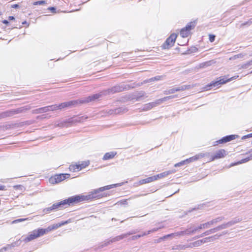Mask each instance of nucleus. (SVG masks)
Masks as SVG:
<instances>
[{
	"label": "nucleus",
	"instance_id": "1",
	"mask_svg": "<svg viewBox=\"0 0 252 252\" xmlns=\"http://www.w3.org/2000/svg\"><path fill=\"white\" fill-rule=\"evenodd\" d=\"M116 186V185L114 184L106 186L103 187L99 188L98 189H94L86 195H76L70 197L66 199H64L60 202L53 204L52 205V208H53L54 210H57L58 209L65 208L68 206H70L74 203H77L83 201L99 198L102 196V194L100 193L101 192L110 189Z\"/></svg>",
	"mask_w": 252,
	"mask_h": 252
},
{
	"label": "nucleus",
	"instance_id": "2",
	"mask_svg": "<svg viewBox=\"0 0 252 252\" xmlns=\"http://www.w3.org/2000/svg\"><path fill=\"white\" fill-rule=\"evenodd\" d=\"M177 95H170L168 96H165L162 98L157 99L154 102H150L147 104H146L143 105L142 108L143 111H148L151 110L153 107H155L160 104H161L163 102L168 100L170 99H172L175 97H177Z\"/></svg>",
	"mask_w": 252,
	"mask_h": 252
},
{
	"label": "nucleus",
	"instance_id": "3",
	"mask_svg": "<svg viewBox=\"0 0 252 252\" xmlns=\"http://www.w3.org/2000/svg\"><path fill=\"white\" fill-rule=\"evenodd\" d=\"M239 76H234L231 78H228L226 76L220 77L217 79V80L215 81H212L209 84L207 85L205 88L206 90H208V88L219 87L220 85L225 84L231 80L236 79Z\"/></svg>",
	"mask_w": 252,
	"mask_h": 252
},
{
	"label": "nucleus",
	"instance_id": "4",
	"mask_svg": "<svg viewBox=\"0 0 252 252\" xmlns=\"http://www.w3.org/2000/svg\"><path fill=\"white\" fill-rule=\"evenodd\" d=\"M45 234V230L43 228H39L32 231L25 239V241L26 242H30L35 239Z\"/></svg>",
	"mask_w": 252,
	"mask_h": 252
},
{
	"label": "nucleus",
	"instance_id": "5",
	"mask_svg": "<svg viewBox=\"0 0 252 252\" xmlns=\"http://www.w3.org/2000/svg\"><path fill=\"white\" fill-rule=\"evenodd\" d=\"M23 108H19L15 109H11L0 113V119L12 116L15 114L22 113L24 111Z\"/></svg>",
	"mask_w": 252,
	"mask_h": 252
},
{
	"label": "nucleus",
	"instance_id": "6",
	"mask_svg": "<svg viewBox=\"0 0 252 252\" xmlns=\"http://www.w3.org/2000/svg\"><path fill=\"white\" fill-rule=\"evenodd\" d=\"M177 36L176 34H171L170 36L166 39L165 42L161 46L162 48L164 49H169L173 46L177 38Z\"/></svg>",
	"mask_w": 252,
	"mask_h": 252
},
{
	"label": "nucleus",
	"instance_id": "7",
	"mask_svg": "<svg viewBox=\"0 0 252 252\" xmlns=\"http://www.w3.org/2000/svg\"><path fill=\"white\" fill-rule=\"evenodd\" d=\"M70 175L69 174H60L56 175L54 177H51L49 179V182L51 184L59 183L66 178H69Z\"/></svg>",
	"mask_w": 252,
	"mask_h": 252
},
{
	"label": "nucleus",
	"instance_id": "8",
	"mask_svg": "<svg viewBox=\"0 0 252 252\" xmlns=\"http://www.w3.org/2000/svg\"><path fill=\"white\" fill-rule=\"evenodd\" d=\"M195 22H191L188 24V25L180 31V35L183 37H187L190 31L194 28L195 26Z\"/></svg>",
	"mask_w": 252,
	"mask_h": 252
},
{
	"label": "nucleus",
	"instance_id": "9",
	"mask_svg": "<svg viewBox=\"0 0 252 252\" xmlns=\"http://www.w3.org/2000/svg\"><path fill=\"white\" fill-rule=\"evenodd\" d=\"M126 236L125 234H122L119 236H117L115 237V238H113L110 240H106L104 242H103L99 247L100 248H102L104 247H106L109 245H110L113 242L119 241L121 240H122L123 239L126 238Z\"/></svg>",
	"mask_w": 252,
	"mask_h": 252
},
{
	"label": "nucleus",
	"instance_id": "10",
	"mask_svg": "<svg viewBox=\"0 0 252 252\" xmlns=\"http://www.w3.org/2000/svg\"><path fill=\"white\" fill-rule=\"evenodd\" d=\"M238 137V135L232 134L229 135L222 137L221 139L217 140L214 142V145H217L219 144H223L226 142H229L232 140L236 139Z\"/></svg>",
	"mask_w": 252,
	"mask_h": 252
},
{
	"label": "nucleus",
	"instance_id": "11",
	"mask_svg": "<svg viewBox=\"0 0 252 252\" xmlns=\"http://www.w3.org/2000/svg\"><path fill=\"white\" fill-rule=\"evenodd\" d=\"M79 103V100H71L67 102L62 103L59 105L60 110H62L66 108H71L72 106H75Z\"/></svg>",
	"mask_w": 252,
	"mask_h": 252
},
{
	"label": "nucleus",
	"instance_id": "12",
	"mask_svg": "<svg viewBox=\"0 0 252 252\" xmlns=\"http://www.w3.org/2000/svg\"><path fill=\"white\" fill-rule=\"evenodd\" d=\"M126 88L123 85H119L115 86L113 87H112L110 89H108L107 90L105 91V93L106 94H114L116 93L121 92L123 91Z\"/></svg>",
	"mask_w": 252,
	"mask_h": 252
},
{
	"label": "nucleus",
	"instance_id": "13",
	"mask_svg": "<svg viewBox=\"0 0 252 252\" xmlns=\"http://www.w3.org/2000/svg\"><path fill=\"white\" fill-rule=\"evenodd\" d=\"M227 155V152L224 149H220L217 151L214 155L211 156V160L213 161L217 159L224 158Z\"/></svg>",
	"mask_w": 252,
	"mask_h": 252
},
{
	"label": "nucleus",
	"instance_id": "14",
	"mask_svg": "<svg viewBox=\"0 0 252 252\" xmlns=\"http://www.w3.org/2000/svg\"><path fill=\"white\" fill-rule=\"evenodd\" d=\"M101 94H96L92 95L89 96L86 98L79 99V103H88L92 101H94L95 99L99 98L101 96Z\"/></svg>",
	"mask_w": 252,
	"mask_h": 252
},
{
	"label": "nucleus",
	"instance_id": "15",
	"mask_svg": "<svg viewBox=\"0 0 252 252\" xmlns=\"http://www.w3.org/2000/svg\"><path fill=\"white\" fill-rule=\"evenodd\" d=\"M219 230H220V229H219V226H217V227H216L215 228L209 229V230L204 232V233H202L200 235L197 236L196 237H195L193 239L198 238H200V237H204L205 236H207V235H208L209 234L214 233H215V232H216L217 231H218Z\"/></svg>",
	"mask_w": 252,
	"mask_h": 252
},
{
	"label": "nucleus",
	"instance_id": "16",
	"mask_svg": "<svg viewBox=\"0 0 252 252\" xmlns=\"http://www.w3.org/2000/svg\"><path fill=\"white\" fill-rule=\"evenodd\" d=\"M156 180V178L154 176L148 177L146 179L141 180L139 181V184L141 185L149 183Z\"/></svg>",
	"mask_w": 252,
	"mask_h": 252
},
{
	"label": "nucleus",
	"instance_id": "17",
	"mask_svg": "<svg viewBox=\"0 0 252 252\" xmlns=\"http://www.w3.org/2000/svg\"><path fill=\"white\" fill-rule=\"evenodd\" d=\"M219 237V236H218L217 235H215L213 236L205 238L203 239L200 240V241L202 242V244L204 243H207L208 242L212 241L214 240L218 239Z\"/></svg>",
	"mask_w": 252,
	"mask_h": 252
},
{
	"label": "nucleus",
	"instance_id": "18",
	"mask_svg": "<svg viewBox=\"0 0 252 252\" xmlns=\"http://www.w3.org/2000/svg\"><path fill=\"white\" fill-rule=\"evenodd\" d=\"M50 111L48 106L36 109L33 111L35 114L42 113Z\"/></svg>",
	"mask_w": 252,
	"mask_h": 252
},
{
	"label": "nucleus",
	"instance_id": "19",
	"mask_svg": "<svg viewBox=\"0 0 252 252\" xmlns=\"http://www.w3.org/2000/svg\"><path fill=\"white\" fill-rule=\"evenodd\" d=\"M234 224H234V222L232 220H231V221H229V222H227L226 223H223V224H222L221 225H219L218 226L219 227L220 230L221 229L227 228H228V227H229L230 226H232V225H233Z\"/></svg>",
	"mask_w": 252,
	"mask_h": 252
},
{
	"label": "nucleus",
	"instance_id": "20",
	"mask_svg": "<svg viewBox=\"0 0 252 252\" xmlns=\"http://www.w3.org/2000/svg\"><path fill=\"white\" fill-rule=\"evenodd\" d=\"M193 86H191L190 85H184L180 87H178L176 88V92L181 91H185L186 90H189L191 88H193Z\"/></svg>",
	"mask_w": 252,
	"mask_h": 252
},
{
	"label": "nucleus",
	"instance_id": "21",
	"mask_svg": "<svg viewBox=\"0 0 252 252\" xmlns=\"http://www.w3.org/2000/svg\"><path fill=\"white\" fill-rule=\"evenodd\" d=\"M60 227H61V225L59 224L58 223L57 224H54L52 225H50V226H48L47 228L43 229V230H45V234L53 229H57L58 228H59Z\"/></svg>",
	"mask_w": 252,
	"mask_h": 252
},
{
	"label": "nucleus",
	"instance_id": "22",
	"mask_svg": "<svg viewBox=\"0 0 252 252\" xmlns=\"http://www.w3.org/2000/svg\"><path fill=\"white\" fill-rule=\"evenodd\" d=\"M116 155V152H114L107 153L103 156V160H108L109 159H111V158H113Z\"/></svg>",
	"mask_w": 252,
	"mask_h": 252
},
{
	"label": "nucleus",
	"instance_id": "23",
	"mask_svg": "<svg viewBox=\"0 0 252 252\" xmlns=\"http://www.w3.org/2000/svg\"><path fill=\"white\" fill-rule=\"evenodd\" d=\"M163 78V76H157L154 77L150 78L149 79L144 80V83H147L151 82L152 81L160 80H162Z\"/></svg>",
	"mask_w": 252,
	"mask_h": 252
},
{
	"label": "nucleus",
	"instance_id": "24",
	"mask_svg": "<svg viewBox=\"0 0 252 252\" xmlns=\"http://www.w3.org/2000/svg\"><path fill=\"white\" fill-rule=\"evenodd\" d=\"M145 95V93L144 92L140 91V92L136 93L134 94L133 98L136 99L137 100H139L142 97L144 96Z\"/></svg>",
	"mask_w": 252,
	"mask_h": 252
},
{
	"label": "nucleus",
	"instance_id": "25",
	"mask_svg": "<svg viewBox=\"0 0 252 252\" xmlns=\"http://www.w3.org/2000/svg\"><path fill=\"white\" fill-rule=\"evenodd\" d=\"M170 173H171V172L169 171H166V172H164L163 173L158 174V175H155V177L156 178V180H157L158 179H160V178H162L167 176Z\"/></svg>",
	"mask_w": 252,
	"mask_h": 252
},
{
	"label": "nucleus",
	"instance_id": "26",
	"mask_svg": "<svg viewBox=\"0 0 252 252\" xmlns=\"http://www.w3.org/2000/svg\"><path fill=\"white\" fill-rule=\"evenodd\" d=\"M185 235H192L193 232H192V226H190V224L188 226V228L185 230Z\"/></svg>",
	"mask_w": 252,
	"mask_h": 252
},
{
	"label": "nucleus",
	"instance_id": "27",
	"mask_svg": "<svg viewBox=\"0 0 252 252\" xmlns=\"http://www.w3.org/2000/svg\"><path fill=\"white\" fill-rule=\"evenodd\" d=\"M48 107H49L50 111H56L57 110H60L59 105H57V104L49 105V106H48Z\"/></svg>",
	"mask_w": 252,
	"mask_h": 252
},
{
	"label": "nucleus",
	"instance_id": "28",
	"mask_svg": "<svg viewBox=\"0 0 252 252\" xmlns=\"http://www.w3.org/2000/svg\"><path fill=\"white\" fill-rule=\"evenodd\" d=\"M224 219V218L223 217H220L211 220V221L212 222V224H214L215 223H217L221 221Z\"/></svg>",
	"mask_w": 252,
	"mask_h": 252
},
{
	"label": "nucleus",
	"instance_id": "29",
	"mask_svg": "<svg viewBox=\"0 0 252 252\" xmlns=\"http://www.w3.org/2000/svg\"><path fill=\"white\" fill-rule=\"evenodd\" d=\"M175 237L174 235V233H171V234H168V235H166L162 237H160L159 239V241H161V240H164L166 239H167V238H173Z\"/></svg>",
	"mask_w": 252,
	"mask_h": 252
},
{
	"label": "nucleus",
	"instance_id": "30",
	"mask_svg": "<svg viewBox=\"0 0 252 252\" xmlns=\"http://www.w3.org/2000/svg\"><path fill=\"white\" fill-rule=\"evenodd\" d=\"M176 88H172L169 90L165 91H164V94H174L175 92H176Z\"/></svg>",
	"mask_w": 252,
	"mask_h": 252
},
{
	"label": "nucleus",
	"instance_id": "31",
	"mask_svg": "<svg viewBox=\"0 0 252 252\" xmlns=\"http://www.w3.org/2000/svg\"><path fill=\"white\" fill-rule=\"evenodd\" d=\"M198 158H199L198 156H195L194 157L186 159V160H188V161H187V163L188 164L190 162L195 161V160H197L198 159Z\"/></svg>",
	"mask_w": 252,
	"mask_h": 252
},
{
	"label": "nucleus",
	"instance_id": "32",
	"mask_svg": "<svg viewBox=\"0 0 252 252\" xmlns=\"http://www.w3.org/2000/svg\"><path fill=\"white\" fill-rule=\"evenodd\" d=\"M88 165H89V163L86 162L85 163H82L81 164L77 165H76V166H77L76 168L77 169H78V170H81L82 168H84L86 167Z\"/></svg>",
	"mask_w": 252,
	"mask_h": 252
},
{
	"label": "nucleus",
	"instance_id": "33",
	"mask_svg": "<svg viewBox=\"0 0 252 252\" xmlns=\"http://www.w3.org/2000/svg\"><path fill=\"white\" fill-rule=\"evenodd\" d=\"M147 235V233L146 232H144L142 233V234H139V235H135V236H133L132 237H131V239L132 240H136L142 236H145Z\"/></svg>",
	"mask_w": 252,
	"mask_h": 252
},
{
	"label": "nucleus",
	"instance_id": "34",
	"mask_svg": "<svg viewBox=\"0 0 252 252\" xmlns=\"http://www.w3.org/2000/svg\"><path fill=\"white\" fill-rule=\"evenodd\" d=\"M252 159V157H251V156H250V157L246 158H245L241 159L238 162V164H242V163L247 162Z\"/></svg>",
	"mask_w": 252,
	"mask_h": 252
},
{
	"label": "nucleus",
	"instance_id": "35",
	"mask_svg": "<svg viewBox=\"0 0 252 252\" xmlns=\"http://www.w3.org/2000/svg\"><path fill=\"white\" fill-rule=\"evenodd\" d=\"M187 161H188V160H183L180 162H178V163L175 164L174 166L175 167H179V166H181L182 165L186 164H187Z\"/></svg>",
	"mask_w": 252,
	"mask_h": 252
},
{
	"label": "nucleus",
	"instance_id": "36",
	"mask_svg": "<svg viewBox=\"0 0 252 252\" xmlns=\"http://www.w3.org/2000/svg\"><path fill=\"white\" fill-rule=\"evenodd\" d=\"M52 211H54V209H53V208H52V205L51 207L45 208L43 210V212L45 214H48Z\"/></svg>",
	"mask_w": 252,
	"mask_h": 252
},
{
	"label": "nucleus",
	"instance_id": "37",
	"mask_svg": "<svg viewBox=\"0 0 252 252\" xmlns=\"http://www.w3.org/2000/svg\"><path fill=\"white\" fill-rule=\"evenodd\" d=\"M190 226H192V232H193V234L196 232H199L200 231L197 226H196L193 224H190Z\"/></svg>",
	"mask_w": 252,
	"mask_h": 252
},
{
	"label": "nucleus",
	"instance_id": "38",
	"mask_svg": "<svg viewBox=\"0 0 252 252\" xmlns=\"http://www.w3.org/2000/svg\"><path fill=\"white\" fill-rule=\"evenodd\" d=\"M252 24V18L250 19L247 22H244L241 24V26H249Z\"/></svg>",
	"mask_w": 252,
	"mask_h": 252
},
{
	"label": "nucleus",
	"instance_id": "39",
	"mask_svg": "<svg viewBox=\"0 0 252 252\" xmlns=\"http://www.w3.org/2000/svg\"><path fill=\"white\" fill-rule=\"evenodd\" d=\"M46 3V2L45 0H39V1H37L34 2L33 3V4L34 5H43Z\"/></svg>",
	"mask_w": 252,
	"mask_h": 252
},
{
	"label": "nucleus",
	"instance_id": "40",
	"mask_svg": "<svg viewBox=\"0 0 252 252\" xmlns=\"http://www.w3.org/2000/svg\"><path fill=\"white\" fill-rule=\"evenodd\" d=\"M243 57V55L241 54L236 55L233 56V57L229 58L230 60H234L236 59L239 58H242Z\"/></svg>",
	"mask_w": 252,
	"mask_h": 252
},
{
	"label": "nucleus",
	"instance_id": "41",
	"mask_svg": "<svg viewBox=\"0 0 252 252\" xmlns=\"http://www.w3.org/2000/svg\"><path fill=\"white\" fill-rule=\"evenodd\" d=\"M202 245V242L200 241V240H197V241H196L194 242H193V246H194V247H198L200 245Z\"/></svg>",
	"mask_w": 252,
	"mask_h": 252
},
{
	"label": "nucleus",
	"instance_id": "42",
	"mask_svg": "<svg viewBox=\"0 0 252 252\" xmlns=\"http://www.w3.org/2000/svg\"><path fill=\"white\" fill-rule=\"evenodd\" d=\"M185 235V230L182 231L180 232L174 233V235L175 237L180 236H183Z\"/></svg>",
	"mask_w": 252,
	"mask_h": 252
},
{
	"label": "nucleus",
	"instance_id": "43",
	"mask_svg": "<svg viewBox=\"0 0 252 252\" xmlns=\"http://www.w3.org/2000/svg\"><path fill=\"white\" fill-rule=\"evenodd\" d=\"M159 229H160V228H158V227L154 228L153 229L148 231L147 232H146L147 235L150 234L151 233H153V232H156Z\"/></svg>",
	"mask_w": 252,
	"mask_h": 252
},
{
	"label": "nucleus",
	"instance_id": "44",
	"mask_svg": "<svg viewBox=\"0 0 252 252\" xmlns=\"http://www.w3.org/2000/svg\"><path fill=\"white\" fill-rule=\"evenodd\" d=\"M205 228H208L211 225H213L212 222L211 221L203 223Z\"/></svg>",
	"mask_w": 252,
	"mask_h": 252
},
{
	"label": "nucleus",
	"instance_id": "45",
	"mask_svg": "<svg viewBox=\"0 0 252 252\" xmlns=\"http://www.w3.org/2000/svg\"><path fill=\"white\" fill-rule=\"evenodd\" d=\"M27 219H28L27 218L17 219V220H13L12 221V223H16L20 222L26 220Z\"/></svg>",
	"mask_w": 252,
	"mask_h": 252
},
{
	"label": "nucleus",
	"instance_id": "46",
	"mask_svg": "<svg viewBox=\"0 0 252 252\" xmlns=\"http://www.w3.org/2000/svg\"><path fill=\"white\" fill-rule=\"evenodd\" d=\"M216 36L214 34H210L209 35V41L211 42H213L215 41Z\"/></svg>",
	"mask_w": 252,
	"mask_h": 252
},
{
	"label": "nucleus",
	"instance_id": "47",
	"mask_svg": "<svg viewBox=\"0 0 252 252\" xmlns=\"http://www.w3.org/2000/svg\"><path fill=\"white\" fill-rule=\"evenodd\" d=\"M242 220V219L241 218H235L232 220L234 222V224H236L238 222H240Z\"/></svg>",
	"mask_w": 252,
	"mask_h": 252
},
{
	"label": "nucleus",
	"instance_id": "48",
	"mask_svg": "<svg viewBox=\"0 0 252 252\" xmlns=\"http://www.w3.org/2000/svg\"><path fill=\"white\" fill-rule=\"evenodd\" d=\"M136 231L135 230H132L129 232H127L126 233H125L126 235V237H127L128 236H129L130 235H132V234H135L136 233Z\"/></svg>",
	"mask_w": 252,
	"mask_h": 252
},
{
	"label": "nucleus",
	"instance_id": "49",
	"mask_svg": "<svg viewBox=\"0 0 252 252\" xmlns=\"http://www.w3.org/2000/svg\"><path fill=\"white\" fill-rule=\"evenodd\" d=\"M48 9L51 11L52 13H55L56 10V8L55 7H49Z\"/></svg>",
	"mask_w": 252,
	"mask_h": 252
},
{
	"label": "nucleus",
	"instance_id": "50",
	"mask_svg": "<svg viewBox=\"0 0 252 252\" xmlns=\"http://www.w3.org/2000/svg\"><path fill=\"white\" fill-rule=\"evenodd\" d=\"M252 137V133H250V134H249L248 135H245L243 137H242V139H245L246 138H249V137Z\"/></svg>",
	"mask_w": 252,
	"mask_h": 252
},
{
	"label": "nucleus",
	"instance_id": "51",
	"mask_svg": "<svg viewBox=\"0 0 252 252\" xmlns=\"http://www.w3.org/2000/svg\"><path fill=\"white\" fill-rule=\"evenodd\" d=\"M197 226H198V228H199V230H200L202 229L205 228L203 223L200 224V225H198Z\"/></svg>",
	"mask_w": 252,
	"mask_h": 252
},
{
	"label": "nucleus",
	"instance_id": "52",
	"mask_svg": "<svg viewBox=\"0 0 252 252\" xmlns=\"http://www.w3.org/2000/svg\"><path fill=\"white\" fill-rule=\"evenodd\" d=\"M68 223V220H66V221H63V222H62L61 223H59V224L61 225V226H62V225L66 224H67Z\"/></svg>",
	"mask_w": 252,
	"mask_h": 252
},
{
	"label": "nucleus",
	"instance_id": "53",
	"mask_svg": "<svg viewBox=\"0 0 252 252\" xmlns=\"http://www.w3.org/2000/svg\"><path fill=\"white\" fill-rule=\"evenodd\" d=\"M19 7V5L18 4H15L11 5V7L13 8H17Z\"/></svg>",
	"mask_w": 252,
	"mask_h": 252
},
{
	"label": "nucleus",
	"instance_id": "54",
	"mask_svg": "<svg viewBox=\"0 0 252 252\" xmlns=\"http://www.w3.org/2000/svg\"><path fill=\"white\" fill-rule=\"evenodd\" d=\"M208 64H206V63H204V64H201L199 65V68H204L205 66H207Z\"/></svg>",
	"mask_w": 252,
	"mask_h": 252
},
{
	"label": "nucleus",
	"instance_id": "55",
	"mask_svg": "<svg viewBox=\"0 0 252 252\" xmlns=\"http://www.w3.org/2000/svg\"><path fill=\"white\" fill-rule=\"evenodd\" d=\"M192 244H193V243H190L186 247L187 248H191L193 247H194V246H193Z\"/></svg>",
	"mask_w": 252,
	"mask_h": 252
},
{
	"label": "nucleus",
	"instance_id": "56",
	"mask_svg": "<svg viewBox=\"0 0 252 252\" xmlns=\"http://www.w3.org/2000/svg\"><path fill=\"white\" fill-rule=\"evenodd\" d=\"M5 187L4 186L0 185V190H3L5 189Z\"/></svg>",
	"mask_w": 252,
	"mask_h": 252
},
{
	"label": "nucleus",
	"instance_id": "57",
	"mask_svg": "<svg viewBox=\"0 0 252 252\" xmlns=\"http://www.w3.org/2000/svg\"><path fill=\"white\" fill-rule=\"evenodd\" d=\"M8 19H9V20H14V19H15V18H14V16H9V17H8Z\"/></svg>",
	"mask_w": 252,
	"mask_h": 252
},
{
	"label": "nucleus",
	"instance_id": "58",
	"mask_svg": "<svg viewBox=\"0 0 252 252\" xmlns=\"http://www.w3.org/2000/svg\"><path fill=\"white\" fill-rule=\"evenodd\" d=\"M2 23L3 24H4L7 25V24H8L9 23V22L7 20H4L2 21Z\"/></svg>",
	"mask_w": 252,
	"mask_h": 252
},
{
	"label": "nucleus",
	"instance_id": "59",
	"mask_svg": "<svg viewBox=\"0 0 252 252\" xmlns=\"http://www.w3.org/2000/svg\"><path fill=\"white\" fill-rule=\"evenodd\" d=\"M163 227H164V226H162V225H160V226H159V227H158V228H160V229H161V228H163Z\"/></svg>",
	"mask_w": 252,
	"mask_h": 252
},
{
	"label": "nucleus",
	"instance_id": "60",
	"mask_svg": "<svg viewBox=\"0 0 252 252\" xmlns=\"http://www.w3.org/2000/svg\"><path fill=\"white\" fill-rule=\"evenodd\" d=\"M211 63V61H209V62H204V63Z\"/></svg>",
	"mask_w": 252,
	"mask_h": 252
},
{
	"label": "nucleus",
	"instance_id": "61",
	"mask_svg": "<svg viewBox=\"0 0 252 252\" xmlns=\"http://www.w3.org/2000/svg\"><path fill=\"white\" fill-rule=\"evenodd\" d=\"M248 64H245V66H243V67H246V65H247Z\"/></svg>",
	"mask_w": 252,
	"mask_h": 252
},
{
	"label": "nucleus",
	"instance_id": "62",
	"mask_svg": "<svg viewBox=\"0 0 252 252\" xmlns=\"http://www.w3.org/2000/svg\"><path fill=\"white\" fill-rule=\"evenodd\" d=\"M26 21H25V22H23V23H22V24H26Z\"/></svg>",
	"mask_w": 252,
	"mask_h": 252
},
{
	"label": "nucleus",
	"instance_id": "63",
	"mask_svg": "<svg viewBox=\"0 0 252 252\" xmlns=\"http://www.w3.org/2000/svg\"><path fill=\"white\" fill-rule=\"evenodd\" d=\"M251 63H252V61H251Z\"/></svg>",
	"mask_w": 252,
	"mask_h": 252
},
{
	"label": "nucleus",
	"instance_id": "64",
	"mask_svg": "<svg viewBox=\"0 0 252 252\" xmlns=\"http://www.w3.org/2000/svg\"><path fill=\"white\" fill-rule=\"evenodd\" d=\"M251 73H252V71L251 72Z\"/></svg>",
	"mask_w": 252,
	"mask_h": 252
}]
</instances>
